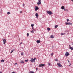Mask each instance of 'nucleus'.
<instances>
[{"instance_id":"nucleus-26","label":"nucleus","mask_w":73,"mask_h":73,"mask_svg":"<svg viewBox=\"0 0 73 73\" xmlns=\"http://www.w3.org/2000/svg\"><path fill=\"white\" fill-rule=\"evenodd\" d=\"M61 35H64V33H62Z\"/></svg>"},{"instance_id":"nucleus-1","label":"nucleus","mask_w":73,"mask_h":73,"mask_svg":"<svg viewBox=\"0 0 73 73\" xmlns=\"http://www.w3.org/2000/svg\"><path fill=\"white\" fill-rule=\"evenodd\" d=\"M36 58H35L34 59L31 58L30 60V61H31V62H35V60H36Z\"/></svg>"},{"instance_id":"nucleus-14","label":"nucleus","mask_w":73,"mask_h":73,"mask_svg":"<svg viewBox=\"0 0 73 73\" xmlns=\"http://www.w3.org/2000/svg\"><path fill=\"white\" fill-rule=\"evenodd\" d=\"M69 49H71V50H73V48L72 47H69Z\"/></svg>"},{"instance_id":"nucleus-2","label":"nucleus","mask_w":73,"mask_h":73,"mask_svg":"<svg viewBox=\"0 0 73 73\" xmlns=\"http://www.w3.org/2000/svg\"><path fill=\"white\" fill-rule=\"evenodd\" d=\"M47 13H48L49 15H52L53 14V13H52V12L51 11H47Z\"/></svg>"},{"instance_id":"nucleus-13","label":"nucleus","mask_w":73,"mask_h":73,"mask_svg":"<svg viewBox=\"0 0 73 73\" xmlns=\"http://www.w3.org/2000/svg\"><path fill=\"white\" fill-rule=\"evenodd\" d=\"M50 37H51V38H54V36H53V35H52Z\"/></svg>"},{"instance_id":"nucleus-45","label":"nucleus","mask_w":73,"mask_h":73,"mask_svg":"<svg viewBox=\"0 0 73 73\" xmlns=\"http://www.w3.org/2000/svg\"><path fill=\"white\" fill-rule=\"evenodd\" d=\"M2 72H0V73H1Z\"/></svg>"},{"instance_id":"nucleus-19","label":"nucleus","mask_w":73,"mask_h":73,"mask_svg":"<svg viewBox=\"0 0 73 73\" xmlns=\"http://www.w3.org/2000/svg\"><path fill=\"white\" fill-rule=\"evenodd\" d=\"M31 33H34V31H33L32 30V31H31Z\"/></svg>"},{"instance_id":"nucleus-8","label":"nucleus","mask_w":73,"mask_h":73,"mask_svg":"<svg viewBox=\"0 0 73 73\" xmlns=\"http://www.w3.org/2000/svg\"><path fill=\"white\" fill-rule=\"evenodd\" d=\"M3 43L4 44H5V43L6 42V40L5 39L3 40Z\"/></svg>"},{"instance_id":"nucleus-27","label":"nucleus","mask_w":73,"mask_h":73,"mask_svg":"<svg viewBox=\"0 0 73 73\" xmlns=\"http://www.w3.org/2000/svg\"><path fill=\"white\" fill-rule=\"evenodd\" d=\"M67 22H68V21H69V19H67Z\"/></svg>"},{"instance_id":"nucleus-34","label":"nucleus","mask_w":73,"mask_h":73,"mask_svg":"<svg viewBox=\"0 0 73 73\" xmlns=\"http://www.w3.org/2000/svg\"><path fill=\"white\" fill-rule=\"evenodd\" d=\"M63 9H64V11H66V9H65V8Z\"/></svg>"},{"instance_id":"nucleus-38","label":"nucleus","mask_w":73,"mask_h":73,"mask_svg":"<svg viewBox=\"0 0 73 73\" xmlns=\"http://www.w3.org/2000/svg\"><path fill=\"white\" fill-rule=\"evenodd\" d=\"M16 64H17V63H16L15 64V65H16Z\"/></svg>"},{"instance_id":"nucleus-22","label":"nucleus","mask_w":73,"mask_h":73,"mask_svg":"<svg viewBox=\"0 0 73 73\" xmlns=\"http://www.w3.org/2000/svg\"><path fill=\"white\" fill-rule=\"evenodd\" d=\"M10 14V12H7V14L8 15H9Z\"/></svg>"},{"instance_id":"nucleus-30","label":"nucleus","mask_w":73,"mask_h":73,"mask_svg":"<svg viewBox=\"0 0 73 73\" xmlns=\"http://www.w3.org/2000/svg\"><path fill=\"white\" fill-rule=\"evenodd\" d=\"M53 53L51 54V56H53Z\"/></svg>"},{"instance_id":"nucleus-18","label":"nucleus","mask_w":73,"mask_h":73,"mask_svg":"<svg viewBox=\"0 0 73 73\" xmlns=\"http://www.w3.org/2000/svg\"><path fill=\"white\" fill-rule=\"evenodd\" d=\"M47 30H48V31H50V28H47Z\"/></svg>"},{"instance_id":"nucleus-3","label":"nucleus","mask_w":73,"mask_h":73,"mask_svg":"<svg viewBox=\"0 0 73 73\" xmlns=\"http://www.w3.org/2000/svg\"><path fill=\"white\" fill-rule=\"evenodd\" d=\"M65 55L66 56V57H68V55H69V53L68 52H67L65 53Z\"/></svg>"},{"instance_id":"nucleus-37","label":"nucleus","mask_w":73,"mask_h":73,"mask_svg":"<svg viewBox=\"0 0 73 73\" xmlns=\"http://www.w3.org/2000/svg\"><path fill=\"white\" fill-rule=\"evenodd\" d=\"M68 62H70V61H69V60H68Z\"/></svg>"},{"instance_id":"nucleus-20","label":"nucleus","mask_w":73,"mask_h":73,"mask_svg":"<svg viewBox=\"0 0 73 73\" xmlns=\"http://www.w3.org/2000/svg\"><path fill=\"white\" fill-rule=\"evenodd\" d=\"M27 37H28V36H29V33H27Z\"/></svg>"},{"instance_id":"nucleus-25","label":"nucleus","mask_w":73,"mask_h":73,"mask_svg":"<svg viewBox=\"0 0 73 73\" xmlns=\"http://www.w3.org/2000/svg\"><path fill=\"white\" fill-rule=\"evenodd\" d=\"M30 73H34V72L31 71L30 72Z\"/></svg>"},{"instance_id":"nucleus-10","label":"nucleus","mask_w":73,"mask_h":73,"mask_svg":"<svg viewBox=\"0 0 73 73\" xmlns=\"http://www.w3.org/2000/svg\"><path fill=\"white\" fill-rule=\"evenodd\" d=\"M35 16H36L37 18H38V13H36L35 14Z\"/></svg>"},{"instance_id":"nucleus-31","label":"nucleus","mask_w":73,"mask_h":73,"mask_svg":"<svg viewBox=\"0 0 73 73\" xmlns=\"http://www.w3.org/2000/svg\"><path fill=\"white\" fill-rule=\"evenodd\" d=\"M21 56H23V53H21Z\"/></svg>"},{"instance_id":"nucleus-5","label":"nucleus","mask_w":73,"mask_h":73,"mask_svg":"<svg viewBox=\"0 0 73 73\" xmlns=\"http://www.w3.org/2000/svg\"><path fill=\"white\" fill-rule=\"evenodd\" d=\"M66 25H72V23H65Z\"/></svg>"},{"instance_id":"nucleus-35","label":"nucleus","mask_w":73,"mask_h":73,"mask_svg":"<svg viewBox=\"0 0 73 73\" xmlns=\"http://www.w3.org/2000/svg\"><path fill=\"white\" fill-rule=\"evenodd\" d=\"M32 28L33 30H34V29L33 28V27H32Z\"/></svg>"},{"instance_id":"nucleus-41","label":"nucleus","mask_w":73,"mask_h":73,"mask_svg":"<svg viewBox=\"0 0 73 73\" xmlns=\"http://www.w3.org/2000/svg\"><path fill=\"white\" fill-rule=\"evenodd\" d=\"M37 69H38L37 68H36V70H37Z\"/></svg>"},{"instance_id":"nucleus-42","label":"nucleus","mask_w":73,"mask_h":73,"mask_svg":"<svg viewBox=\"0 0 73 73\" xmlns=\"http://www.w3.org/2000/svg\"><path fill=\"white\" fill-rule=\"evenodd\" d=\"M71 65V64H70V65L69 66H70V65Z\"/></svg>"},{"instance_id":"nucleus-36","label":"nucleus","mask_w":73,"mask_h":73,"mask_svg":"<svg viewBox=\"0 0 73 73\" xmlns=\"http://www.w3.org/2000/svg\"><path fill=\"white\" fill-rule=\"evenodd\" d=\"M69 48H70V47H71V46H70V45H69Z\"/></svg>"},{"instance_id":"nucleus-4","label":"nucleus","mask_w":73,"mask_h":73,"mask_svg":"<svg viewBox=\"0 0 73 73\" xmlns=\"http://www.w3.org/2000/svg\"><path fill=\"white\" fill-rule=\"evenodd\" d=\"M38 2L37 3L38 5H39L40 4H41V0H38Z\"/></svg>"},{"instance_id":"nucleus-32","label":"nucleus","mask_w":73,"mask_h":73,"mask_svg":"<svg viewBox=\"0 0 73 73\" xmlns=\"http://www.w3.org/2000/svg\"><path fill=\"white\" fill-rule=\"evenodd\" d=\"M49 65H50V63L49 62L48 63Z\"/></svg>"},{"instance_id":"nucleus-24","label":"nucleus","mask_w":73,"mask_h":73,"mask_svg":"<svg viewBox=\"0 0 73 73\" xmlns=\"http://www.w3.org/2000/svg\"><path fill=\"white\" fill-rule=\"evenodd\" d=\"M28 61V60H25V62H27Z\"/></svg>"},{"instance_id":"nucleus-12","label":"nucleus","mask_w":73,"mask_h":73,"mask_svg":"<svg viewBox=\"0 0 73 73\" xmlns=\"http://www.w3.org/2000/svg\"><path fill=\"white\" fill-rule=\"evenodd\" d=\"M39 9V8L38 7H36L35 9V10L36 11H37V10H38V9Z\"/></svg>"},{"instance_id":"nucleus-43","label":"nucleus","mask_w":73,"mask_h":73,"mask_svg":"<svg viewBox=\"0 0 73 73\" xmlns=\"http://www.w3.org/2000/svg\"><path fill=\"white\" fill-rule=\"evenodd\" d=\"M34 31H36V30H35V29H34Z\"/></svg>"},{"instance_id":"nucleus-9","label":"nucleus","mask_w":73,"mask_h":73,"mask_svg":"<svg viewBox=\"0 0 73 73\" xmlns=\"http://www.w3.org/2000/svg\"><path fill=\"white\" fill-rule=\"evenodd\" d=\"M36 42H37V44H39V43H40L41 41L39 40H37Z\"/></svg>"},{"instance_id":"nucleus-44","label":"nucleus","mask_w":73,"mask_h":73,"mask_svg":"<svg viewBox=\"0 0 73 73\" xmlns=\"http://www.w3.org/2000/svg\"><path fill=\"white\" fill-rule=\"evenodd\" d=\"M71 0V1H73V0Z\"/></svg>"},{"instance_id":"nucleus-6","label":"nucleus","mask_w":73,"mask_h":73,"mask_svg":"<svg viewBox=\"0 0 73 73\" xmlns=\"http://www.w3.org/2000/svg\"><path fill=\"white\" fill-rule=\"evenodd\" d=\"M45 66V64H40L39 65V67H41V66Z\"/></svg>"},{"instance_id":"nucleus-7","label":"nucleus","mask_w":73,"mask_h":73,"mask_svg":"<svg viewBox=\"0 0 73 73\" xmlns=\"http://www.w3.org/2000/svg\"><path fill=\"white\" fill-rule=\"evenodd\" d=\"M57 65H58V66H59V67H61V66H62V65H61V64H60L59 63H58L57 64Z\"/></svg>"},{"instance_id":"nucleus-17","label":"nucleus","mask_w":73,"mask_h":73,"mask_svg":"<svg viewBox=\"0 0 73 73\" xmlns=\"http://www.w3.org/2000/svg\"><path fill=\"white\" fill-rule=\"evenodd\" d=\"M31 27H34V24H31Z\"/></svg>"},{"instance_id":"nucleus-21","label":"nucleus","mask_w":73,"mask_h":73,"mask_svg":"<svg viewBox=\"0 0 73 73\" xmlns=\"http://www.w3.org/2000/svg\"><path fill=\"white\" fill-rule=\"evenodd\" d=\"M58 61V59H55V61Z\"/></svg>"},{"instance_id":"nucleus-40","label":"nucleus","mask_w":73,"mask_h":73,"mask_svg":"<svg viewBox=\"0 0 73 73\" xmlns=\"http://www.w3.org/2000/svg\"><path fill=\"white\" fill-rule=\"evenodd\" d=\"M25 5V4H23V7H24Z\"/></svg>"},{"instance_id":"nucleus-15","label":"nucleus","mask_w":73,"mask_h":73,"mask_svg":"<svg viewBox=\"0 0 73 73\" xmlns=\"http://www.w3.org/2000/svg\"><path fill=\"white\" fill-rule=\"evenodd\" d=\"M58 25L55 26L54 27L55 28H57V27H58Z\"/></svg>"},{"instance_id":"nucleus-33","label":"nucleus","mask_w":73,"mask_h":73,"mask_svg":"<svg viewBox=\"0 0 73 73\" xmlns=\"http://www.w3.org/2000/svg\"><path fill=\"white\" fill-rule=\"evenodd\" d=\"M66 11L67 12L68 11V9H66Z\"/></svg>"},{"instance_id":"nucleus-39","label":"nucleus","mask_w":73,"mask_h":73,"mask_svg":"<svg viewBox=\"0 0 73 73\" xmlns=\"http://www.w3.org/2000/svg\"><path fill=\"white\" fill-rule=\"evenodd\" d=\"M22 13V11H21L20 12V13Z\"/></svg>"},{"instance_id":"nucleus-11","label":"nucleus","mask_w":73,"mask_h":73,"mask_svg":"<svg viewBox=\"0 0 73 73\" xmlns=\"http://www.w3.org/2000/svg\"><path fill=\"white\" fill-rule=\"evenodd\" d=\"M62 9H64L65 8V7L64 6H62L61 7Z\"/></svg>"},{"instance_id":"nucleus-23","label":"nucleus","mask_w":73,"mask_h":73,"mask_svg":"<svg viewBox=\"0 0 73 73\" xmlns=\"http://www.w3.org/2000/svg\"><path fill=\"white\" fill-rule=\"evenodd\" d=\"M13 51H14V50H12L11 52V53H12L13 52Z\"/></svg>"},{"instance_id":"nucleus-29","label":"nucleus","mask_w":73,"mask_h":73,"mask_svg":"<svg viewBox=\"0 0 73 73\" xmlns=\"http://www.w3.org/2000/svg\"><path fill=\"white\" fill-rule=\"evenodd\" d=\"M23 44V41H22L21 43H20V45H21V44Z\"/></svg>"},{"instance_id":"nucleus-16","label":"nucleus","mask_w":73,"mask_h":73,"mask_svg":"<svg viewBox=\"0 0 73 73\" xmlns=\"http://www.w3.org/2000/svg\"><path fill=\"white\" fill-rule=\"evenodd\" d=\"M4 61H5V60H4V59H2V60H1V62H4Z\"/></svg>"},{"instance_id":"nucleus-28","label":"nucleus","mask_w":73,"mask_h":73,"mask_svg":"<svg viewBox=\"0 0 73 73\" xmlns=\"http://www.w3.org/2000/svg\"><path fill=\"white\" fill-rule=\"evenodd\" d=\"M21 63H22L23 64V63H24V62H23V61H21Z\"/></svg>"}]
</instances>
